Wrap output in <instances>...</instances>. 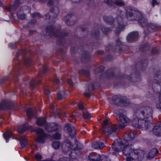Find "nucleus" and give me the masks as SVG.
<instances>
[{"label": "nucleus", "instance_id": "nucleus-1", "mask_svg": "<svg viewBox=\"0 0 161 161\" xmlns=\"http://www.w3.org/2000/svg\"><path fill=\"white\" fill-rule=\"evenodd\" d=\"M131 142L125 139H118L114 141L111 145L112 149L115 153L122 152L123 154L126 156V161H141L143 159L144 152L141 150H134L131 147Z\"/></svg>", "mask_w": 161, "mask_h": 161}, {"label": "nucleus", "instance_id": "nucleus-2", "mask_svg": "<svg viewBox=\"0 0 161 161\" xmlns=\"http://www.w3.org/2000/svg\"><path fill=\"white\" fill-rule=\"evenodd\" d=\"M46 31L47 36H54L59 38L57 41V43L59 45H62L65 43L64 37L67 36L68 34L65 31H61L59 28L56 27L55 25H50L46 27Z\"/></svg>", "mask_w": 161, "mask_h": 161}, {"label": "nucleus", "instance_id": "nucleus-3", "mask_svg": "<svg viewBox=\"0 0 161 161\" xmlns=\"http://www.w3.org/2000/svg\"><path fill=\"white\" fill-rule=\"evenodd\" d=\"M153 109L149 107H142L138 108L136 111L134 115L135 118L147 119L151 120L152 119Z\"/></svg>", "mask_w": 161, "mask_h": 161}, {"label": "nucleus", "instance_id": "nucleus-4", "mask_svg": "<svg viewBox=\"0 0 161 161\" xmlns=\"http://www.w3.org/2000/svg\"><path fill=\"white\" fill-rule=\"evenodd\" d=\"M151 120H148L147 119H141L138 118H135L132 120V125L136 128L146 130L148 129L152 125L150 122Z\"/></svg>", "mask_w": 161, "mask_h": 161}, {"label": "nucleus", "instance_id": "nucleus-5", "mask_svg": "<svg viewBox=\"0 0 161 161\" xmlns=\"http://www.w3.org/2000/svg\"><path fill=\"white\" fill-rule=\"evenodd\" d=\"M108 120L103 121V128L100 130V133L104 134L107 136L112 135L114 136L116 134V131L118 128V126L115 124L108 126L107 125L108 123Z\"/></svg>", "mask_w": 161, "mask_h": 161}, {"label": "nucleus", "instance_id": "nucleus-6", "mask_svg": "<svg viewBox=\"0 0 161 161\" xmlns=\"http://www.w3.org/2000/svg\"><path fill=\"white\" fill-rule=\"evenodd\" d=\"M126 16L129 20H139L142 18V13L137 9L129 7L126 10Z\"/></svg>", "mask_w": 161, "mask_h": 161}, {"label": "nucleus", "instance_id": "nucleus-7", "mask_svg": "<svg viewBox=\"0 0 161 161\" xmlns=\"http://www.w3.org/2000/svg\"><path fill=\"white\" fill-rule=\"evenodd\" d=\"M154 80L152 84L153 91L156 93H161V71H157L154 76Z\"/></svg>", "mask_w": 161, "mask_h": 161}, {"label": "nucleus", "instance_id": "nucleus-8", "mask_svg": "<svg viewBox=\"0 0 161 161\" xmlns=\"http://www.w3.org/2000/svg\"><path fill=\"white\" fill-rule=\"evenodd\" d=\"M126 79H127L131 82H137L141 80V79L138 73L131 74L128 76H125L123 77H119V83H118V85H124V81H125Z\"/></svg>", "mask_w": 161, "mask_h": 161}, {"label": "nucleus", "instance_id": "nucleus-9", "mask_svg": "<svg viewBox=\"0 0 161 161\" xmlns=\"http://www.w3.org/2000/svg\"><path fill=\"white\" fill-rule=\"evenodd\" d=\"M59 13V10L57 6L54 7L46 14L45 16L47 19H50L52 23H54L56 21L57 17Z\"/></svg>", "mask_w": 161, "mask_h": 161}, {"label": "nucleus", "instance_id": "nucleus-10", "mask_svg": "<svg viewBox=\"0 0 161 161\" xmlns=\"http://www.w3.org/2000/svg\"><path fill=\"white\" fill-rule=\"evenodd\" d=\"M64 20L68 25H74L76 20V16L73 14H68L64 18Z\"/></svg>", "mask_w": 161, "mask_h": 161}, {"label": "nucleus", "instance_id": "nucleus-11", "mask_svg": "<svg viewBox=\"0 0 161 161\" xmlns=\"http://www.w3.org/2000/svg\"><path fill=\"white\" fill-rule=\"evenodd\" d=\"M64 130L65 131L69 133L71 138H73L74 137L75 135V126H72L70 124L67 123L64 127Z\"/></svg>", "mask_w": 161, "mask_h": 161}, {"label": "nucleus", "instance_id": "nucleus-12", "mask_svg": "<svg viewBox=\"0 0 161 161\" xmlns=\"http://www.w3.org/2000/svg\"><path fill=\"white\" fill-rule=\"evenodd\" d=\"M88 159L90 161H109L104 156H101L99 154L95 153L90 154Z\"/></svg>", "mask_w": 161, "mask_h": 161}, {"label": "nucleus", "instance_id": "nucleus-13", "mask_svg": "<svg viewBox=\"0 0 161 161\" xmlns=\"http://www.w3.org/2000/svg\"><path fill=\"white\" fill-rule=\"evenodd\" d=\"M84 47L83 46H80L78 47V51L79 52H82V50L83 51V55L81 58V60L83 62H88L90 59V56L89 54V51L88 52L86 51L87 50H83V48Z\"/></svg>", "mask_w": 161, "mask_h": 161}, {"label": "nucleus", "instance_id": "nucleus-14", "mask_svg": "<svg viewBox=\"0 0 161 161\" xmlns=\"http://www.w3.org/2000/svg\"><path fill=\"white\" fill-rule=\"evenodd\" d=\"M119 120L123 124H119L117 125L118 128H123L125 127V123H127L130 122V120L125 115L123 114H120L119 116Z\"/></svg>", "mask_w": 161, "mask_h": 161}, {"label": "nucleus", "instance_id": "nucleus-15", "mask_svg": "<svg viewBox=\"0 0 161 161\" xmlns=\"http://www.w3.org/2000/svg\"><path fill=\"white\" fill-rule=\"evenodd\" d=\"M117 20L119 25L115 30V33L118 35L119 34L121 31L124 29L125 26L123 24V19L121 16H117Z\"/></svg>", "mask_w": 161, "mask_h": 161}, {"label": "nucleus", "instance_id": "nucleus-16", "mask_svg": "<svg viewBox=\"0 0 161 161\" xmlns=\"http://www.w3.org/2000/svg\"><path fill=\"white\" fill-rule=\"evenodd\" d=\"M60 126L54 123L47 124L45 125V128L47 131L52 132L59 129Z\"/></svg>", "mask_w": 161, "mask_h": 161}, {"label": "nucleus", "instance_id": "nucleus-17", "mask_svg": "<svg viewBox=\"0 0 161 161\" xmlns=\"http://www.w3.org/2000/svg\"><path fill=\"white\" fill-rule=\"evenodd\" d=\"M138 33L137 32L133 31L129 33L127 37L128 42H131L136 41L138 37Z\"/></svg>", "mask_w": 161, "mask_h": 161}, {"label": "nucleus", "instance_id": "nucleus-18", "mask_svg": "<svg viewBox=\"0 0 161 161\" xmlns=\"http://www.w3.org/2000/svg\"><path fill=\"white\" fill-rule=\"evenodd\" d=\"M158 29V26L154 24L149 23L147 25L146 28L145 30V32L147 34L149 32H153L157 31Z\"/></svg>", "mask_w": 161, "mask_h": 161}, {"label": "nucleus", "instance_id": "nucleus-19", "mask_svg": "<svg viewBox=\"0 0 161 161\" xmlns=\"http://www.w3.org/2000/svg\"><path fill=\"white\" fill-rule=\"evenodd\" d=\"M72 146L71 142L70 141L64 142L62 145V149L64 152H67L71 149Z\"/></svg>", "mask_w": 161, "mask_h": 161}, {"label": "nucleus", "instance_id": "nucleus-20", "mask_svg": "<svg viewBox=\"0 0 161 161\" xmlns=\"http://www.w3.org/2000/svg\"><path fill=\"white\" fill-rule=\"evenodd\" d=\"M153 133L157 136H161V124H158L153 128Z\"/></svg>", "mask_w": 161, "mask_h": 161}, {"label": "nucleus", "instance_id": "nucleus-21", "mask_svg": "<svg viewBox=\"0 0 161 161\" xmlns=\"http://www.w3.org/2000/svg\"><path fill=\"white\" fill-rule=\"evenodd\" d=\"M122 97L120 95L113 96L112 98L113 103L116 105H120Z\"/></svg>", "mask_w": 161, "mask_h": 161}, {"label": "nucleus", "instance_id": "nucleus-22", "mask_svg": "<svg viewBox=\"0 0 161 161\" xmlns=\"http://www.w3.org/2000/svg\"><path fill=\"white\" fill-rule=\"evenodd\" d=\"M105 146L104 144L101 142H94L92 144V147L95 149H101Z\"/></svg>", "mask_w": 161, "mask_h": 161}, {"label": "nucleus", "instance_id": "nucleus-23", "mask_svg": "<svg viewBox=\"0 0 161 161\" xmlns=\"http://www.w3.org/2000/svg\"><path fill=\"white\" fill-rule=\"evenodd\" d=\"M158 153V150L156 148L152 149L147 156L148 159H151L154 158L156 154Z\"/></svg>", "mask_w": 161, "mask_h": 161}, {"label": "nucleus", "instance_id": "nucleus-24", "mask_svg": "<svg viewBox=\"0 0 161 161\" xmlns=\"http://www.w3.org/2000/svg\"><path fill=\"white\" fill-rule=\"evenodd\" d=\"M80 153L79 150H75L73 149L69 154V155L72 158L75 159L80 154Z\"/></svg>", "mask_w": 161, "mask_h": 161}, {"label": "nucleus", "instance_id": "nucleus-25", "mask_svg": "<svg viewBox=\"0 0 161 161\" xmlns=\"http://www.w3.org/2000/svg\"><path fill=\"white\" fill-rule=\"evenodd\" d=\"M29 128L28 124L27 123H26L21 126L19 127L17 131L19 134H22Z\"/></svg>", "mask_w": 161, "mask_h": 161}, {"label": "nucleus", "instance_id": "nucleus-26", "mask_svg": "<svg viewBox=\"0 0 161 161\" xmlns=\"http://www.w3.org/2000/svg\"><path fill=\"white\" fill-rule=\"evenodd\" d=\"M91 36L93 38L98 39L100 36V32L98 29L92 30L90 33Z\"/></svg>", "mask_w": 161, "mask_h": 161}, {"label": "nucleus", "instance_id": "nucleus-27", "mask_svg": "<svg viewBox=\"0 0 161 161\" xmlns=\"http://www.w3.org/2000/svg\"><path fill=\"white\" fill-rule=\"evenodd\" d=\"M103 19L104 21L107 23L111 25L114 23V19L112 16H104Z\"/></svg>", "mask_w": 161, "mask_h": 161}, {"label": "nucleus", "instance_id": "nucleus-28", "mask_svg": "<svg viewBox=\"0 0 161 161\" xmlns=\"http://www.w3.org/2000/svg\"><path fill=\"white\" fill-rule=\"evenodd\" d=\"M139 21V23L140 25L142 27H146L147 26V25L149 23L148 22V20L147 19L143 17L142 14V18L139 20H136Z\"/></svg>", "mask_w": 161, "mask_h": 161}, {"label": "nucleus", "instance_id": "nucleus-29", "mask_svg": "<svg viewBox=\"0 0 161 161\" xmlns=\"http://www.w3.org/2000/svg\"><path fill=\"white\" fill-rule=\"evenodd\" d=\"M75 143L73 145V147H74L73 149L75 150H79L80 153H81V151L83 148V145L78 142L76 139H75Z\"/></svg>", "mask_w": 161, "mask_h": 161}, {"label": "nucleus", "instance_id": "nucleus-30", "mask_svg": "<svg viewBox=\"0 0 161 161\" xmlns=\"http://www.w3.org/2000/svg\"><path fill=\"white\" fill-rule=\"evenodd\" d=\"M121 98L120 105H121L123 106H127L129 105V101L126 97L123 96Z\"/></svg>", "mask_w": 161, "mask_h": 161}, {"label": "nucleus", "instance_id": "nucleus-31", "mask_svg": "<svg viewBox=\"0 0 161 161\" xmlns=\"http://www.w3.org/2000/svg\"><path fill=\"white\" fill-rule=\"evenodd\" d=\"M26 138L25 136H22L20 140V142L21 145V147H20V149H22L26 145L27 143L26 142Z\"/></svg>", "mask_w": 161, "mask_h": 161}, {"label": "nucleus", "instance_id": "nucleus-32", "mask_svg": "<svg viewBox=\"0 0 161 161\" xmlns=\"http://www.w3.org/2000/svg\"><path fill=\"white\" fill-rule=\"evenodd\" d=\"M103 3L111 8H115V6L114 5V2H113L112 0H104Z\"/></svg>", "mask_w": 161, "mask_h": 161}, {"label": "nucleus", "instance_id": "nucleus-33", "mask_svg": "<svg viewBox=\"0 0 161 161\" xmlns=\"http://www.w3.org/2000/svg\"><path fill=\"white\" fill-rule=\"evenodd\" d=\"M3 136L6 140V142H7L9 139L12 136V134L11 131L8 130L3 134Z\"/></svg>", "mask_w": 161, "mask_h": 161}, {"label": "nucleus", "instance_id": "nucleus-34", "mask_svg": "<svg viewBox=\"0 0 161 161\" xmlns=\"http://www.w3.org/2000/svg\"><path fill=\"white\" fill-rule=\"evenodd\" d=\"M114 70L113 69H110L105 73L106 76L107 78H111L114 76Z\"/></svg>", "mask_w": 161, "mask_h": 161}, {"label": "nucleus", "instance_id": "nucleus-35", "mask_svg": "<svg viewBox=\"0 0 161 161\" xmlns=\"http://www.w3.org/2000/svg\"><path fill=\"white\" fill-rule=\"evenodd\" d=\"M35 132L36 133L37 137L36 139V141L37 142H40V128H37L35 130Z\"/></svg>", "mask_w": 161, "mask_h": 161}, {"label": "nucleus", "instance_id": "nucleus-36", "mask_svg": "<svg viewBox=\"0 0 161 161\" xmlns=\"http://www.w3.org/2000/svg\"><path fill=\"white\" fill-rule=\"evenodd\" d=\"M57 97L58 98L61 100L65 98V97L64 92L63 91H61L57 93Z\"/></svg>", "mask_w": 161, "mask_h": 161}, {"label": "nucleus", "instance_id": "nucleus-37", "mask_svg": "<svg viewBox=\"0 0 161 161\" xmlns=\"http://www.w3.org/2000/svg\"><path fill=\"white\" fill-rule=\"evenodd\" d=\"M47 136V134L43 132L42 129H41V143H44Z\"/></svg>", "mask_w": 161, "mask_h": 161}, {"label": "nucleus", "instance_id": "nucleus-38", "mask_svg": "<svg viewBox=\"0 0 161 161\" xmlns=\"http://www.w3.org/2000/svg\"><path fill=\"white\" fill-rule=\"evenodd\" d=\"M80 74L86 77H89L90 74L88 70L82 69L80 70Z\"/></svg>", "mask_w": 161, "mask_h": 161}, {"label": "nucleus", "instance_id": "nucleus-39", "mask_svg": "<svg viewBox=\"0 0 161 161\" xmlns=\"http://www.w3.org/2000/svg\"><path fill=\"white\" fill-rule=\"evenodd\" d=\"M26 114L27 117L29 118L33 117V109L31 108H27L26 111Z\"/></svg>", "mask_w": 161, "mask_h": 161}, {"label": "nucleus", "instance_id": "nucleus-40", "mask_svg": "<svg viewBox=\"0 0 161 161\" xmlns=\"http://www.w3.org/2000/svg\"><path fill=\"white\" fill-rule=\"evenodd\" d=\"M7 105V102L6 100L2 101L0 103V110L5 109V108Z\"/></svg>", "mask_w": 161, "mask_h": 161}, {"label": "nucleus", "instance_id": "nucleus-41", "mask_svg": "<svg viewBox=\"0 0 161 161\" xmlns=\"http://www.w3.org/2000/svg\"><path fill=\"white\" fill-rule=\"evenodd\" d=\"M104 70V67L103 66H100L97 69L93 70V73L95 74H97L101 72Z\"/></svg>", "mask_w": 161, "mask_h": 161}, {"label": "nucleus", "instance_id": "nucleus-42", "mask_svg": "<svg viewBox=\"0 0 161 161\" xmlns=\"http://www.w3.org/2000/svg\"><path fill=\"white\" fill-rule=\"evenodd\" d=\"M101 30L103 33L105 34H108L111 31V29L110 28L105 27H103L102 28Z\"/></svg>", "mask_w": 161, "mask_h": 161}, {"label": "nucleus", "instance_id": "nucleus-43", "mask_svg": "<svg viewBox=\"0 0 161 161\" xmlns=\"http://www.w3.org/2000/svg\"><path fill=\"white\" fill-rule=\"evenodd\" d=\"M52 145L54 148L57 149L60 147V142L58 141H55L52 142Z\"/></svg>", "mask_w": 161, "mask_h": 161}, {"label": "nucleus", "instance_id": "nucleus-44", "mask_svg": "<svg viewBox=\"0 0 161 161\" xmlns=\"http://www.w3.org/2000/svg\"><path fill=\"white\" fill-rule=\"evenodd\" d=\"M118 6H122L125 5L124 3L123 2L120 0H116L114 2V5Z\"/></svg>", "mask_w": 161, "mask_h": 161}, {"label": "nucleus", "instance_id": "nucleus-45", "mask_svg": "<svg viewBox=\"0 0 161 161\" xmlns=\"http://www.w3.org/2000/svg\"><path fill=\"white\" fill-rule=\"evenodd\" d=\"M26 1V0H16L14 4V7H17L19 4H22Z\"/></svg>", "mask_w": 161, "mask_h": 161}, {"label": "nucleus", "instance_id": "nucleus-46", "mask_svg": "<svg viewBox=\"0 0 161 161\" xmlns=\"http://www.w3.org/2000/svg\"><path fill=\"white\" fill-rule=\"evenodd\" d=\"M158 98L159 102L157 104L156 107L158 109L161 110V93L159 96Z\"/></svg>", "mask_w": 161, "mask_h": 161}, {"label": "nucleus", "instance_id": "nucleus-47", "mask_svg": "<svg viewBox=\"0 0 161 161\" xmlns=\"http://www.w3.org/2000/svg\"><path fill=\"white\" fill-rule=\"evenodd\" d=\"M83 117L84 118L87 119H90L91 118V116L88 112L84 113L83 114Z\"/></svg>", "mask_w": 161, "mask_h": 161}, {"label": "nucleus", "instance_id": "nucleus-48", "mask_svg": "<svg viewBox=\"0 0 161 161\" xmlns=\"http://www.w3.org/2000/svg\"><path fill=\"white\" fill-rule=\"evenodd\" d=\"M47 67L46 66H43L42 70V74L43 75L42 76H45L47 74Z\"/></svg>", "mask_w": 161, "mask_h": 161}, {"label": "nucleus", "instance_id": "nucleus-49", "mask_svg": "<svg viewBox=\"0 0 161 161\" xmlns=\"http://www.w3.org/2000/svg\"><path fill=\"white\" fill-rule=\"evenodd\" d=\"M61 137V134L58 133H56L53 136V138L56 140L59 139Z\"/></svg>", "mask_w": 161, "mask_h": 161}, {"label": "nucleus", "instance_id": "nucleus-50", "mask_svg": "<svg viewBox=\"0 0 161 161\" xmlns=\"http://www.w3.org/2000/svg\"><path fill=\"white\" fill-rule=\"evenodd\" d=\"M128 136V137L130 138L131 140L133 139L135 137V134L132 131L129 133Z\"/></svg>", "mask_w": 161, "mask_h": 161}, {"label": "nucleus", "instance_id": "nucleus-51", "mask_svg": "<svg viewBox=\"0 0 161 161\" xmlns=\"http://www.w3.org/2000/svg\"><path fill=\"white\" fill-rule=\"evenodd\" d=\"M24 64L27 67L29 66V64L31 62V60L29 58H25L24 60Z\"/></svg>", "mask_w": 161, "mask_h": 161}, {"label": "nucleus", "instance_id": "nucleus-52", "mask_svg": "<svg viewBox=\"0 0 161 161\" xmlns=\"http://www.w3.org/2000/svg\"><path fill=\"white\" fill-rule=\"evenodd\" d=\"M53 82L57 84H59L60 83V81L58 77L56 76L54 77L52 80Z\"/></svg>", "mask_w": 161, "mask_h": 161}, {"label": "nucleus", "instance_id": "nucleus-53", "mask_svg": "<svg viewBox=\"0 0 161 161\" xmlns=\"http://www.w3.org/2000/svg\"><path fill=\"white\" fill-rule=\"evenodd\" d=\"M94 86L92 84H90L88 85V89L89 92L94 90Z\"/></svg>", "mask_w": 161, "mask_h": 161}, {"label": "nucleus", "instance_id": "nucleus-54", "mask_svg": "<svg viewBox=\"0 0 161 161\" xmlns=\"http://www.w3.org/2000/svg\"><path fill=\"white\" fill-rule=\"evenodd\" d=\"M152 5L153 7H154L155 5H158L159 4L158 3L156 0H152L150 2Z\"/></svg>", "mask_w": 161, "mask_h": 161}, {"label": "nucleus", "instance_id": "nucleus-55", "mask_svg": "<svg viewBox=\"0 0 161 161\" xmlns=\"http://www.w3.org/2000/svg\"><path fill=\"white\" fill-rule=\"evenodd\" d=\"M147 60H145L143 62V61H142L141 62V67H142L143 66L144 67H147Z\"/></svg>", "mask_w": 161, "mask_h": 161}, {"label": "nucleus", "instance_id": "nucleus-56", "mask_svg": "<svg viewBox=\"0 0 161 161\" xmlns=\"http://www.w3.org/2000/svg\"><path fill=\"white\" fill-rule=\"evenodd\" d=\"M152 53L153 54H157L158 53V51L156 48H153L152 51Z\"/></svg>", "mask_w": 161, "mask_h": 161}, {"label": "nucleus", "instance_id": "nucleus-57", "mask_svg": "<svg viewBox=\"0 0 161 161\" xmlns=\"http://www.w3.org/2000/svg\"><path fill=\"white\" fill-rule=\"evenodd\" d=\"M54 4V2L53 0H49L47 2V5L49 6H53Z\"/></svg>", "mask_w": 161, "mask_h": 161}, {"label": "nucleus", "instance_id": "nucleus-58", "mask_svg": "<svg viewBox=\"0 0 161 161\" xmlns=\"http://www.w3.org/2000/svg\"><path fill=\"white\" fill-rule=\"evenodd\" d=\"M35 158L38 161L40 160V154L39 153L36 154L35 156Z\"/></svg>", "mask_w": 161, "mask_h": 161}, {"label": "nucleus", "instance_id": "nucleus-59", "mask_svg": "<svg viewBox=\"0 0 161 161\" xmlns=\"http://www.w3.org/2000/svg\"><path fill=\"white\" fill-rule=\"evenodd\" d=\"M18 17L20 19H23L25 18V15L24 14H17Z\"/></svg>", "mask_w": 161, "mask_h": 161}, {"label": "nucleus", "instance_id": "nucleus-60", "mask_svg": "<svg viewBox=\"0 0 161 161\" xmlns=\"http://www.w3.org/2000/svg\"><path fill=\"white\" fill-rule=\"evenodd\" d=\"M78 106L79 107V109L80 110L83 109L84 106L83 104L81 103H79L78 104Z\"/></svg>", "mask_w": 161, "mask_h": 161}, {"label": "nucleus", "instance_id": "nucleus-61", "mask_svg": "<svg viewBox=\"0 0 161 161\" xmlns=\"http://www.w3.org/2000/svg\"><path fill=\"white\" fill-rule=\"evenodd\" d=\"M112 46L110 44H109L108 46L106 47V49L107 50H112Z\"/></svg>", "mask_w": 161, "mask_h": 161}, {"label": "nucleus", "instance_id": "nucleus-62", "mask_svg": "<svg viewBox=\"0 0 161 161\" xmlns=\"http://www.w3.org/2000/svg\"><path fill=\"white\" fill-rule=\"evenodd\" d=\"M68 83L71 86H73V83L71 79H68Z\"/></svg>", "mask_w": 161, "mask_h": 161}, {"label": "nucleus", "instance_id": "nucleus-63", "mask_svg": "<svg viewBox=\"0 0 161 161\" xmlns=\"http://www.w3.org/2000/svg\"><path fill=\"white\" fill-rule=\"evenodd\" d=\"M44 93L46 95H48L50 92V91L47 88L44 89Z\"/></svg>", "mask_w": 161, "mask_h": 161}, {"label": "nucleus", "instance_id": "nucleus-64", "mask_svg": "<svg viewBox=\"0 0 161 161\" xmlns=\"http://www.w3.org/2000/svg\"><path fill=\"white\" fill-rule=\"evenodd\" d=\"M116 42L117 44L119 46L123 44V42L120 41L119 39H118L117 40Z\"/></svg>", "mask_w": 161, "mask_h": 161}]
</instances>
